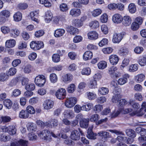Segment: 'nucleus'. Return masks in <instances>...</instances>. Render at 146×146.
<instances>
[{
  "mask_svg": "<svg viewBox=\"0 0 146 146\" xmlns=\"http://www.w3.org/2000/svg\"><path fill=\"white\" fill-rule=\"evenodd\" d=\"M38 135L41 138L47 141H50L51 139L50 132L47 129L44 130L38 133Z\"/></svg>",
  "mask_w": 146,
  "mask_h": 146,
  "instance_id": "obj_1",
  "label": "nucleus"
},
{
  "mask_svg": "<svg viewBox=\"0 0 146 146\" xmlns=\"http://www.w3.org/2000/svg\"><path fill=\"white\" fill-rule=\"evenodd\" d=\"M35 82L36 85L40 87L42 86L46 82L45 78L43 75H38L35 77Z\"/></svg>",
  "mask_w": 146,
  "mask_h": 146,
  "instance_id": "obj_2",
  "label": "nucleus"
},
{
  "mask_svg": "<svg viewBox=\"0 0 146 146\" xmlns=\"http://www.w3.org/2000/svg\"><path fill=\"white\" fill-rule=\"evenodd\" d=\"M4 132H7L10 135H13L16 133V129L14 126L11 125L8 127H4L1 128Z\"/></svg>",
  "mask_w": 146,
  "mask_h": 146,
  "instance_id": "obj_3",
  "label": "nucleus"
},
{
  "mask_svg": "<svg viewBox=\"0 0 146 146\" xmlns=\"http://www.w3.org/2000/svg\"><path fill=\"white\" fill-rule=\"evenodd\" d=\"M77 100L74 97L70 98H68L65 102V106L68 108L73 107L76 103Z\"/></svg>",
  "mask_w": 146,
  "mask_h": 146,
  "instance_id": "obj_4",
  "label": "nucleus"
},
{
  "mask_svg": "<svg viewBox=\"0 0 146 146\" xmlns=\"http://www.w3.org/2000/svg\"><path fill=\"white\" fill-rule=\"evenodd\" d=\"M66 94V90L63 88H61L58 89L55 93L56 98L60 100L64 99Z\"/></svg>",
  "mask_w": 146,
  "mask_h": 146,
  "instance_id": "obj_5",
  "label": "nucleus"
},
{
  "mask_svg": "<svg viewBox=\"0 0 146 146\" xmlns=\"http://www.w3.org/2000/svg\"><path fill=\"white\" fill-rule=\"evenodd\" d=\"M120 90V89L119 88L115 89L113 92L114 95L113 96L112 99V101L113 103H117L121 98Z\"/></svg>",
  "mask_w": 146,
  "mask_h": 146,
  "instance_id": "obj_6",
  "label": "nucleus"
},
{
  "mask_svg": "<svg viewBox=\"0 0 146 146\" xmlns=\"http://www.w3.org/2000/svg\"><path fill=\"white\" fill-rule=\"evenodd\" d=\"M124 33H115L113 36L112 41L114 43H119L122 40L124 35Z\"/></svg>",
  "mask_w": 146,
  "mask_h": 146,
  "instance_id": "obj_7",
  "label": "nucleus"
},
{
  "mask_svg": "<svg viewBox=\"0 0 146 146\" xmlns=\"http://www.w3.org/2000/svg\"><path fill=\"white\" fill-rule=\"evenodd\" d=\"M54 105V102L50 100H45L43 104V107L44 109L49 110L53 108Z\"/></svg>",
  "mask_w": 146,
  "mask_h": 146,
  "instance_id": "obj_8",
  "label": "nucleus"
},
{
  "mask_svg": "<svg viewBox=\"0 0 146 146\" xmlns=\"http://www.w3.org/2000/svg\"><path fill=\"white\" fill-rule=\"evenodd\" d=\"M98 135L101 137L102 139L104 140V141L106 140L107 138H111V135L108 132L104 131H102L98 133Z\"/></svg>",
  "mask_w": 146,
  "mask_h": 146,
  "instance_id": "obj_9",
  "label": "nucleus"
},
{
  "mask_svg": "<svg viewBox=\"0 0 146 146\" xmlns=\"http://www.w3.org/2000/svg\"><path fill=\"white\" fill-rule=\"evenodd\" d=\"M88 39L90 40H95L98 37V33L95 31H92L89 32L87 34Z\"/></svg>",
  "mask_w": 146,
  "mask_h": 146,
  "instance_id": "obj_10",
  "label": "nucleus"
},
{
  "mask_svg": "<svg viewBox=\"0 0 146 146\" xmlns=\"http://www.w3.org/2000/svg\"><path fill=\"white\" fill-rule=\"evenodd\" d=\"M70 137L72 140L78 141L80 138V134L78 131L74 130L71 132Z\"/></svg>",
  "mask_w": 146,
  "mask_h": 146,
  "instance_id": "obj_11",
  "label": "nucleus"
},
{
  "mask_svg": "<svg viewBox=\"0 0 146 146\" xmlns=\"http://www.w3.org/2000/svg\"><path fill=\"white\" fill-rule=\"evenodd\" d=\"M93 127H89L88 130L87 137L89 139H96L97 134L94 133L92 131Z\"/></svg>",
  "mask_w": 146,
  "mask_h": 146,
  "instance_id": "obj_12",
  "label": "nucleus"
},
{
  "mask_svg": "<svg viewBox=\"0 0 146 146\" xmlns=\"http://www.w3.org/2000/svg\"><path fill=\"white\" fill-rule=\"evenodd\" d=\"M112 20L115 23H120L122 21V17L119 14H115L113 16Z\"/></svg>",
  "mask_w": 146,
  "mask_h": 146,
  "instance_id": "obj_13",
  "label": "nucleus"
},
{
  "mask_svg": "<svg viewBox=\"0 0 146 146\" xmlns=\"http://www.w3.org/2000/svg\"><path fill=\"white\" fill-rule=\"evenodd\" d=\"M129 77V74H126L123 75L122 77L119 78L118 81V84L120 85L124 84L126 83L127 81V79Z\"/></svg>",
  "mask_w": 146,
  "mask_h": 146,
  "instance_id": "obj_14",
  "label": "nucleus"
},
{
  "mask_svg": "<svg viewBox=\"0 0 146 146\" xmlns=\"http://www.w3.org/2000/svg\"><path fill=\"white\" fill-rule=\"evenodd\" d=\"M123 24L125 26H128L131 25V19L129 16H125L122 18Z\"/></svg>",
  "mask_w": 146,
  "mask_h": 146,
  "instance_id": "obj_15",
  "label": "nucleus"
},
{
  "mask_svg": "<svg viewBox=\"0 0 146 146\" xmlns=\"http://www.w3.org/2000/svg\"><path fill=\"white\" fill-rule=\"evenodd\" d=\"M109 59L110 63L112 64L116 65L117 63L119 58L117 55L112 54L109 56Z\"/></svg>",
  "mask_w": 146,
  "mask_h": 146,
  "instance_id": "obj_16",
  "label": "nucleus"
},
{
  "mask_svg": "<svg viewBox=\"0 0 146 146\" xmlns=\"http://www.w3.org/2000/svg\"><path fill=\"white\" fill-rule=\"evenodd\" d=\"M117 67L115 66H112L108 69V73L111 77H114L115 76L117 77L118 75L115 72L117 70Z\"/></svg>",
  "mask_w": 146,
  "mask_h": 146,
  "instance_id": "obj_17",
  "label": "nucleus"
},
{
  "mask_svg": "<svg viewBox=\"0 0 146 146\" xmlns=\"http://www.w3.org/2000/svg\"><path fill=\"white\" fill-rule=\"evenodd\" d=\"M17 146H27L28 144V141L26 140L20 139L16 141H14Z\"/></svg>",
  "mask_w": 146,
  "mask_h": 146,
  "instance_id": "obj_18",
  "label": "nucleus"
},
{
  "mask_svg": "<svg viewBox=\"0 0 146 146\" xmlns=\"http://www.w3.org/2000/svg\"><path fill=\"white\" fill-rule=\"evenodd\" d=\"M27 126L28 130L31 132L35 131L36 129V126L33 123H28Z\"/></svg>",
  "mask_w": 146,
  "mask_h": 146,
  "instance_id": "obj_19",
  "label": "nucleus"
},
{
  "mask_svg": "<svg viewBox=\"0 0 146 146\" xmlns=\"http://www.w3.org/2000/svg\"><path fill=\"white\" fill-rule=\"evenodd\" d=\"M39 12L38 10H36L35 11L31 12L30 13V16L32 20L36 22L38 21L37 17H38Z\"/></svg>",
  "mask_w": 146,
  "mask_h": 146,
  "instance_id": "obj_20",
  "label": "nucleus"
},
{
  "mask_svg": "<svg viewBox=\"0 0 146 146\" xmlns=\"http://www.w3.org/2000/svg\"><path fill=\"white\" fill-rule=\"evenodd\" d=\"M92 56V52L90 51H88L86 52L84 54L83 58L84 60H87L91 59Z\"/></svg>",
  "mask_w": 146,
  "mask_h": 146,
  "instance_id": "obj_21",
  "label": "nucleus"
},
{
  "mask_svg": "<svg viewBox=\"0 0 146 146\" xmlns=\"http://www.w3.org/2000/svg\"><path fill=\"white\" fill-rule=\"evenodd\" d=\"M65 31L63 29H59L55 31L54 36L56 37H59L63 35L65 33Z\"/></svg>",
  "mask_w": 146,
  "mask_h": 146,
  "instance_id": "obj_22",
  "label": "nucleus"
},
{
  "mask_svg": "<svg viewBox=\"0 0 146 146\" xmlns=\"http://www.w3.org/2000/svg\"><path fill=\"white\" fill-rule=\"evenodd\" d=\"M72 75L71 74H67L62 76V80L64 82H70L72 80Z\"/></svg>",
  "mask_w": 146,
  "mask_h": 146,
  "instance_id": "obj_23",
  "label": "nucleus"
},
{
  "mask_svg": "<svg viewBox=\"0 0 146 146\" xmlns=\"http://www.w3.org/2000/svg\"><path fill=\"white\" fill-rule=\"evenodd\" d=\"M67 31L68 32L71 34L74 35L78 32V29L73 26H68L67 28Z\"/></svg>",
  "mask_w": 146,
  "mask_h": 146,
  "instance_id": "obj_24",
  "label": "nucleus"
},
{
  "mask_svg": "<svg viewBox=\"0 0 146 146\" xmlns=\"http://www.w3.org/2000/svg\"><path fill=\"white\" fill-rule=\"evenodd\" d=\"M89 26L92 29H94L99 27V23L96 20L92 21L89 23Z\"/></svg>",
  "mask_w": 146,
  "mask_h": 146,
  "instance_id": "obj_25",
  "label": "nucleus"
},
{
  "mask_svg": "<svg viewBox=\"0 0 146 146\" xmlns=\"http://www.w3.org/2000/svg\"><path fill=\"white\" fill-rule=\"evenodd\" d=\"M80 13L81 11L79 9H72L70 12V15L74 17L78 16Z\"/></svg>",
  "mask_w": 146,
  "mask_h": 146,
  "instance_id": "obj_26",
  "label": "nucleus"
},
{
  "mask_svg": "<svg viewBox=\"0 0 146 146\" xmlns=\"http://www.w3.org/2000/svg\"><path fill=\"white\" fill-rule=\"evenodd\" d=\"M52 17V15L51 12L50 11H47L45 14V21L47 23L49 22L51 20Z\"/></svg>",
  "mask_w": 146,
  "mask_h": 146,
  "instance_id": "obj_27",
  "label": "nucleus"
},
{
  "mask_svg": "<svg viewBox=\"0 0 146 146\" xmlns=\"http://www.w3.org/2000/svg\"><path fill=\"white\" fill-rule=\"evenodd\" d=\"M125 132L127 136L132 138H134L136 137V133L135 131L132 129H127Z\"/></svg>",
  "mask_w": 146,
  "mask_h": 146,
  "instance_id": "obj_28",
  "label": "nucleus"
},
{
  "mask_svg": "<svg viewBox=\"0 0 146 146\" xmlns=\"http://www.w3.org/2000/svg\"><path fill=\"white\" fill-rule=\"evenodd\" d=\"M15 44V41L14 39L8 40L6 41L5 43L6 47L8 48L13 47Z\"/></svg>",
  "mask_w": 146,
  "mask_h": 146,
  "instance_id": "obj_29",
  "label": "nucleus"
},
{
  "mask_svg": "<svg viewBox=\"0 0 146 146\" xmlns=\"http://www.w3.org/2000/svg\"><path fill=\"white\" fill-rule=\"evenodd\" d=\"M9 78V76L7 73L2 72L0 74V81L4 82L7 80Z\"/></svg>",
  "mask_w": 146,
  "mask_h": 146,
  "instance_id": "obj_30",
  "label": "nucleus"
},
{
  "mask_svg": "<svg viewBox=\"0 0 146 146\" xmlns=\"http://www.w3.org/2000/svg\"><path fill=\"white\" fill-rule=\"evenodd\" d=\"M29 116V114L27 110H22L20 112L19 117L21 118H27Z\"/></svg>",
  "mask_w": 146,
  "mask_h": 146,
  "instance_id": "obj_31",
  "label": "nucleus"
},
{
  "mask_svg": "<svg viewBox=\"0 0 146 146\" xmlns=\"http://www.w3.org/2000/svg\"><path fill=\"white\" fill-rule=\"evenodd\" d=\"M97 82L95 80H91L88 84V86L90 89L95 88L97 87Z\"/></svg>",
  "mask_w": 146,
  "mask_h": 146,
  "instance_id": "obj_32",
  "label": "nucleus"
},
{
  "mask_svg": "<svg viewBox=\"0 0 146 146\" xmlns=\"http://www.w3.org/2000/svg\"><path fill=\"white\" fill-rule=\"evenodd\" d=\"M139 68V65L137 64H132L130 66L128 70L131 72H134L137 71Z\"/></svg>",
  "mask_w": 146,
  "mask_h": 146,
  "instance_id": "obj_33",
  "label": "nucleus"
},
{
  "mask_svg": "<svg viewBox=\"0 0 146 146\" xmlns=\"http://www.w3.org/2000/svg\"><path fill=\"white\" fill-rule=\"evenodd\" d=\"M128 7L129 12L131 13H134L136 11V6L134 3H130Z\"/></svg>",
  "mask_w": 146,
  "mask_h": 146,
  "instance_id": "obj_34",
  "label": "nucleus"
},
{
  "mask_svg": "<svg viewBox=\"0 0 146 146\" xmlns=\"http://www.w3.org/2000/svg\"><path fill=\"white\" fill-rule=\"evenodd\" d=\"M107 63L104 61H102L98 64V66L99 69H104L107 66Z\"/></svg>",
  "mask_w": 146,
  "mask_h": 146,
  "instance_id": "obj_35",
  "label": "nucleus"
},
{
  "mask_svg": "<svg viewBox=\"0 0 146 146\" xmlns=\"http://www.w3.org/2000/svg\"><path fill=\"white\" fill-rule=\"evenodd\" d=\"M10 139V137L9 135H6L3 134H0V141H1L6 142L9 141Z\"/></svg>",
  "mask_w": 146,
  "mask_h": 146,
  "instance_id": "obj_36",
  "label": "nucleus"
},
{
  "mask_svg": "<svg viewBox=\"0 0 146 146\" xmlns=\"http://www.w3.org/2000/svg\"><path fill=\"white\" fill-rule=\"evenodd\" d=\"M136 131L137 133H139L141 136H145L146 135V129L141 127L136 128Z\"/></svg>",
  "mask_w": 146,
  "mask_h": 146,
  "instance_id": "obj_37",
  "label": "nucleus"
},
{
  "mask_svg": "<svg viewBox=\"0 0 146 146\" xmlns=\"http://www.w3.org/2000/svg\"><path fill=\"white\" fill-rule=\"evenodd\" d=\"M119 53L121 55L124 56L128 54L129 51L128 49L125 47H122L119 50Z\"/></svg>",
  "mask_w": 146,
  "mask_h": 146,
  "instance_id": "obj_38",
  "label": "nucleus"
},
{
  "mask_svg": "<svg viewBox=\"0 0 146 146\" xmlns=\"http://www.w3.org/2000/svg\"><path fill=\"white\" fill-rule=\"evenodd\" d=\"M13 17L15 21H20L22 18V14L19 12H17L14 14Z\"/></svg>",
  "mask_w": 146,
  "mask_h": 146,
  "instance_id": "obj_39",
  "label": "nucleus"
},
{
  "mask_svg": "<svg viewBox=\"0 0 146 146\" xmlns=\"http://www.w3.org/2000/svg\"><path fill=\"white\" fill-rule=\"evenodd\" d=\"M145 76L143 74H138L135 77V79L138 83L143 81L145 79Z\"/></svg>",
  "mask_w": 146,
  "mask_h": 146,
  "instance_id": "obj_40",
  "label": "nucleus"
},
{
  "mask_svg": "<svg viewBox=\"0 0 146 146\" xmlns=\"http://www.w3.org/2000/svg\"><path fill=\"white\" fill-rule=\"evenodd\" d=\"M17 72L16 69L14 68H11L9 69L7 73L9 76H12L15 75Z\"/></svg>",
  "mask_w": 146,
  "mask_h": 146,
  "instance_id": "obj_41",
  "label": "nucleus"
},
{
  "mask_svg": "<svg viewBox=\"0 0 146 146\" xmlns=\"http://www.w3.org/2000/svg\"><path fill=\"white\" fill-rule=\"evenodd\" d=\"M99 93L101 94L105 95L109 92L108 89L106 87H102L98 90Z\"/></svg>",
  "mask_w": 146,
  "mask_h": 146,
  "instance_id": "obj_42",
  "label": "nucleus"
},
{
  "mask_svg": "<svg viewBox=\"0 0 146 146\" xmlns=\"http://www.w3.org/2000/svg\"><path fill=\"white\" fill-rule=\"evenodd\" d=\"M99 118V115L97 114H95L91 116L90 118V120L92 122L96 123L98 122Z\"/></svg>",
  "mask_w": 146,
  "mask_h": 146,
  "instance_id": "obj_43",
  "label": "nucleus"
},
{
  "mask_svg": "<svg viewBox=\"0 0 146 146\" xmlns=\"http://www.w3.org/2000/svg\"><path fill=\"white\" fill-rule=\"evenodd\" d=\"M50 79L51 82L55 83L57 81L58 78L56 74L52 73L50 75Z\"/></svg>",
  "mask_w": 146,
  "mask_h": 146,
  "instance_id": "obj_44",
  "label": "nucleus"
},
{
  "mask_svg": "<svg viewBox=\"0 0 146 146\" xmlns=\"http://www.w3.org/2000/svg\"><path fill=\"white\" fill-rule=\"evenodd\" d=\"M10 12L7 10L2 11L0 13V16H4L5 18H7L10 16Z\"/></svg>",
  "mask_w": 146,
  "mask_h": 146,
  "instance_id": "obj_45",
  "label": "nucleus"
},
{
  "mask_svg": "<svg viewBox=\"0 0 146 146\" xmlns=\"http://www.w3.org/2000/svg\"><path fill=\"white\" fill-rule=\"evenodd\" d=\"M137 62L141 66H145L146 65V58L143 57L139 58Z\"/></svg>",
  "mask_w": 146,
  "mask_h": 146,
  "instance_id": "obj_46",
  "label": "nucleus"
},
{
  "mask_svg": "<svg viewBox=\"0 0 146 146\" xmlns=\"http://www.w3.org/2000/svg\"><path fill=\"white\" fill-rule=\"evenodd\" d=\"M129 104L130 105L132 106L135 110L139 109L140 108L139 104L137 103L134 102L133 100H130L129 102Z\"/></svg>",
  "mask_w": 146,
  "mask_h": 146,
  "instance_id": "obj_47",
  "label": "nucleus"
},
{
  "mask_svg": "<svg viewBox=\"0 0 146 146\" xmlns=\"http://www.w3.org/2000/svg\"><path fill=\"white\" fill-rule=\"evenodd\" d=\"M60 11L62 12H66L68 9V8L66 4L62 3L60 5Z\"/></svg>",
  "mask_w": 146,
  "mask_h": 146,
  "instance_id": "obj_48",
  "label": "nucleus"
},
{
  "mask_svg": "<svg viewBox=\"0 0 146 146\" xmlns=\"http://www.w3.org/2000/svg\"><path fill=\"white\" fill-rule=\"evenodd\" d=\"M52 58L53 62H58L60 60V55L57 54H54L52 56Z\"/></svg>",
  "mask_w": 146,
  "mask_h": 146,
  "instance_id": "obj_49",
  "label": "nucleus"
},
{
  "mask_svg": "<svg viewBox=\"0 0 146 146\" xmlns=\"http://www.w3.org/2000/svg\"><path fill=\"white\" fill-rule=\"evenodd\" d=\"M4 104L7 108L9 109L12 106V103L10 100H6L4 102Z\"/></svg>",
  "mask_w": 146,
  "mask_h": 146,
  "instance_id": "obj_50",
  "label": "nucleus"
},
{
  "mask_svg": "<svg viewBox=\"0 0 146 146\" xmlns=\"http://www.w3.org/2000/svg\"><path fill=\"white\" fill-rule=\"evenodd\" d=\"M102 11L100 9H97L94 10L92 12V15L94 17H97L100 15L102 13Z\"/></svg>",
  "mask_w": 146,
  "mask_h": 146,
  "instance_id": "obj_51",
  "label": "nucleus"
},
{
  "mask_svg": "<svg viewBox=\"0 0 146 146\" xmlns=\"http://www.w3.org/2000/svg\"><path fill=\"white\" fill-rule=\"evenodd\" d=\"M32 67L30 64L26 66L24 68V72L27 74L30 73L31 72Z\"/></svg>",
  "mask_w": 146,
  "mask_h": 146,
  "instance_id": "obj_52",
  "label": "nucleus"
},
{
  "mask_svg": "<svg viewBox=\"0 0 146 146\" xmlns=\"http://www.w3.org/2000/svg\"><path fill=\"white\" fill-rule=\"evenodd\" d=\"M26 110L29 114H34L35 113V111L34 108L31 106H28L26 108Z\"/></svg>",
  "mask_w": 146,
  "mask_h": 146,
  "instance_id": "obj_53",
  "label": "nucleus"
},
{
  "mask_svg": "<svg viewBox=\"0 0 146 146\" xmlns=\"http://www.w3.org/2000/svg\"><path fill=\"white\" fill-rule=\"evenodd\" d=\"M92 107V104L90 103H88L86 105L83 106V110L86 111H89Z\"/></svg>",
  "mask_w": 146,
  "mask_h": 146,
  "instance_id": "obj_54",
  "label": "nucleus"
},
{
  "mask_svg": "<svg viewBox=\"0 0 146 146\" xmlns=\"http://www.w3.org/2000/svg\"><path fill=\"white\" fill-rule=\"evenodd\" d=\"M87 95L88 99L90 100H94L96 98V94L92 92H87Z\"/></svg>",
  "mask_w": 146,
  "mask_h": 146,
  "instance_id": "obj_55",
  "label": "nucleus"
},
{
  "mask_svg": "<svg viewBox=\"0 0 146 146\" xmlns=\"http://www.w3.org/2000/svg\"><path fill=\"white\" fill-rule=\"evenodd\" d=\"M25 88L27 90H33L35 88V86L33 83L29 84L25 86Z\"/></svg>",
  "mask_w": 146,
  "mask_h": 146,
  "instance_id": "obj_56",
  "label": "nucleus"
},
{
  "mask_svg": "<svg viewBox=\"0 0 146 146\" xmlns=\"http://www.w3.org/2000/svg\"><path fill=\"white\" fill-rule=\"evenodd\" d=\"M75 89V86L74 84H71L67 88V91L70 93L73 92Z\"/></svg>",
  "mask_w": 146,
  "mask_h": 146,
  "instance_id": "obj_57",
  "label": "nucleus"
},
{
  "mask_svg": "<svg viewBox=\"0 0 146 146\" xmlns=\"http://www.w3.org/2000/svg\"><path fill=\"white\" fill-rule=\"evenodd\" d=\"M89 122V118L83 119V127L85 128H87L88 126Z\"/></svg>",
  "mask_w": 146,
  "mask_h": 146,
  "instance_id": "obj_58",
  "label": "nucleus"
},
{
  "mask_svg": "<svg viewBox=\"0 0 146 146\" xmlns=\"http://www.w3.org/2000/svg\"><path fill=\"white\" fill-rule=\"evenodd\" d=\"M100 19L102 23H106L108 20V16L107 14L105 13L102 15L100 17Z\"/></svg>",
  "mask_w": 146,
  "mask_h": 146,
  "instance_id": "obj_59",
  "label": "nucleus"
},
{
  "mask_svg": "<svg viewBox=\"0 0 146 146\" xmlns=\"http://www.w3.org/2000/svg\"><path fill=\"white\" fill-rule=\"evenodd\" d=\"M101 29L102 32L105 34H107L108 32V27L105 25H103L101 26Z\"/></svg>",
  "mask_w": 146,
  "mask_h": 146,
  "instance_id": "obj_60",
  "label": "nucleus"
},
{
  "mask_svg": "<svg viewBox=\"0 0 146 146\" xmlns=\"http://www.w3.org/2000/svg\"><path fill=\"white\" fill-rule=\"evenodd\" d=\"M139 25L137 23L134 22L131 24V29L133 31H136L139 28Z\"/></svg>",
  "mask_w": 146,
  "mask_h": 146,
  "instance_id": "obj_61",
  "label": "nucleus"
},
{
  "mask_svg": "<svg viewBox=\"0 0 146 146\" xmlns=\"http://www.w3.org/2000/svg\"><path fill=\"white\" fill-rule=\"evenodd\" d=\"M103 108L102 106L99 104L96 105L94 106V110L96 112H99L102 110Z\"/></svg>",
  "mask_w": 146,
  "mask_h": 146,
  "instance_id": "obj_62",
  "label": "nucleus"
},
{
  "mask_svg": "<svg viewBox=\"0 0 146 146\" xmlns=\"http://www.w3.org/2000/svg\"><path fill=\"white\" fill-rule=\"evenodd\" d=\"M112 49L110 47L104 48L102 51L105 54H109L112 51Z\"/></svg>",
  "mask_w": 146,
  "mask_h": 146,
  "instance_id": "obj_63",
  "label": "nucleus"
},
{
  "mask_svg": "<svg viewBox=\"0 0 146 146\" xmlns=\"http://www.w3.org/2000/svg\"><path fill=\"white\" fill-rule=\"evenodd\" d=\"M138 139L139 143L141 144L146 143V136H140L138 137Z\"/></svg>",
  "mask_w": 146,
  "mask_h": 146,
  "instance_id": "obj_64",
  "label": "nucleus"
}]
</instances>
